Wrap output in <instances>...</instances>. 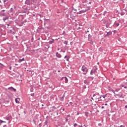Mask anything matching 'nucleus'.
<instances>
[{"label": "nucleus", "instance_id": "1", "mask_svg": "<svg viewBox=\"0 0 127 127\" xmlns=\"http://www.w3.org/2000/svg\"><path fill=\"white\" fill-rule=\"evenodd\" d=\"M81 70L83 72V75H86V74L89 72V69L85 65L82 66Z\"/></svg>", "mask_w": 127, "mask_h": 127}, {"label": "nucleus", "instance_id": "2", "mask_svg": "<svg viewBox=\"0 0 127 127\" xmlns=\"http://www.w3.org/2000/svg\"><path fill=\"white\" fill-rule=\"evenodd\" d=\"M95 101L97 103H98V102H102V101H104V99H102L101 95H100L99 97H96Z\"/></svg>", "mask_w": 127, "mask_h": 127}, {"label": "nucleus", "instance_id": "3", "mask_svg": "<svg viewBox=\"0 0 127 127\" xmlns=\"http://www.w3.org/2000/svg\"><path fill=\"white\" fill-rule=\"evenodd\" d=\"M97 70H98V67L96 66L91 70L90 75H93L94 73H96V72H97Z\"/></svg>", "mask_w": 127, "mask_h": 127}, {"label": "nucleus", "instance_id": "4", "mask_svg": "<svg viewBox=\"0 0 127 127\" xmlns=\"http://www.w3.org/2000/svg\"><path fill=\"white\" fill-rule=\"evenodd\" d=\"M25 3L27 5H30V4H32V1L31 0H26Z\"/></svg>", "mask_w": 127, "mask_h": 127}, {"label": "nucleus", "instance_id": "5", "mask_svg": "<svg viewBox=\"0 0 127 127\" xmlns=\"http://www.w3.org/2000/svg\"><path fill=\"white\" fill-rule=\"evenodd\" d=\"M104 22L105 24H106V27L107 28H109V27H110V24H111V22L105 20Z\"/></svg>", "mask_w": 127, "mask_h": 127}, {"label": "nucleus", "instance_id": "6", "mask_svg": "<svg viewBox=\"0 0 127 127\" xmlns=\"http://www.w3.org/2000/svg\"><path fill=\"white\" fill-rule=\"evenodd\" d=\"M8 90H9V91H11L13 92H16V89L12 87L8 88Z\"/></svg>", "mask_w": 127, "mask_h": 127}, {"label": "nucleus", "instance_id": "7", "mask_svg": "<svg viewBox=\"0 0 127 127\" xmlns=\"http://www.w3.org/2000/svg\"><path fill=\"white\" fill-rule=\"evenodd\" d=\"M23 24H24V23L23 22H18L17 23V25H18V26L21 27L23 26Z\"/></svg>", "mask_w": 127, "mask_h": 127}, {"label": "nucleus", "instance_id": "8", "mask_svg": "<svg viewBox=\"0 0 127 127\" xmlns=\"http://www.w3.org/2000/svg\"><path fill=\"white\" fill-rule=\"evenodd\" d=\"M56 56L58 57V58H61V57H62V56H61L60 54H59L58 52L56 53Z\"/></svg>", "mask_w": 127, "mask_h": 127}, {"label": "nucleus", "instance_id": "9", "mask_svg": "<svg viewBox=\"0 0 127 127\" xmlns=\"http://www.w3.org/2000/svg\"><path fill=\"white\" fill-rule=\"evenodd\" d=\"M84 84H85L86 85H89L90 84V81H89L88 80H85L84 81Z\"/></svg>", "mask_w": 127, "mask_h": 127}, {"label": "nucleus", "instance_id": "10", "mask_svg": "<svg viewBox=\"0 0 127 127\" xmlns=\"http://www.w3.org/2000/svg\"><path fill=\"white\" fill-rule=\"evenodd\" d=\"M62 80H64L65 83H68V78H67V77H63L62 78Z\"/></svg>", "mask_w": 127, "mask_h": 127}, {"label": "nucleus", "instance_id": "11", "mask_svg": "<svg viewBox=\"0 0 127 127\" xmlns=\"http://www.w3.org/2000/svg\"><path fill=\"white\" fill-rule=\"evenodd\" d=\"M64 97H65V93L64 94L63 97L60 98V101L63 102L64 101Z\"/></svg>", "mask_w": 127, "mask_h": 127}, {"label": "nucleus", "instance_id": "12", "mask_svg": "<svg viewBox=\"0 0 127 127\" xmlns=\"http://www.w3.org/2000/svg\"><path fill=\"white\" fill-rule=\"evenodd\" d=\"M11 119H12V117H11V115L8 117H6V120L7 121H10V120H11Z\"/></svg>", "mask_w": 127, "mask_h": 127}, {"label": "nucleus", "instance_id": "13", "mask_svg": "<svg viewBox=\"0 0 127 127\" xmlns=\"http://www.w3.org/2000/svg\"><path fill=\"white\" fill-rule=\"evenodd\" d=\"M84 12H86V10H81L77 13L78 14H81V13H84Z\"/></svg>", "mask_w": 127, "mask_h": 127}, {"label": "nucleus", "instance_id": "14", "mask_svg": "<svg viewBox=\"0 0 127 127\" xmlns=\"http://www.w3.org/2000/svg\"><path fill=\"white\" fill-rule=\"evenodd\" d=\"M88 42L90 43V44H94V42L92 40V38H88Z\"/></svg>", "mask_w": 127, "mask_h": 127}, {"label": "nucleus", "instance_id": "15", "mask_svg": "<svg viewBox=\"0 0 127 127\" xmlns=\"http://www.w3.org/2000/svg\"><path fill=\"white\" fill-rule=\"evenodd\" d=\"M106 97H107V94H105V95H101L102 99H103V101H106Z\"/></svg>", "mask_w": 127, "mask_h": 127}, {"label": "nucleus", "instance_id": "16", "mask_svg": "<svg viewBox=\"0 0 127 127\" xmlns=\"http://www.w3.org/2000/svg\"><path fill=\"white\" fill-rule=\"evenodd\" d=\"M116 96L119 97V98H123V94L122 93L116 94Z\"/></svg>", "mask_w": 127, "mask_h": 127}, {"label": "nucleus", "instance_id": "17", "mask_svg": "<svg viewBox=\"0 0 127 127\" xmlns=\"http://www.w3.org/2000/svg\"><path fill=\"white\" fill-rule=\"evenodd\" d=\"M112 34L111 31H109L108 32H107L106 36H109V35H111V34Z\"/></svg>", "mask_w": 127, "mask_h": 127}, {"label": "nucleus", "instance_id": "18", "mask_svg": "<svg viewBox=\"0 0 127 127\" xmlns=\"http://www.w3.org/2000/svg\"><path fill=\"white\" fill-rule=\"evenodd\" d=\"M7 19H8V16H5V17L3 18V21H5Z\"/></svg>", "mask_w": 127, "mask_h": 127}, {"label": "nucleus", "instance_id": "19", "mask_svg": "<svg viewBox=\"0 0 127 127\" xmlns=\"http://www.w3.org/2000/svg\"><path fill=\"white\" fill-rule=\"evenodd\" d=\"M24 60H25L24 58H23L22 59H19L18 60V62L19 63H21V62H22V61H24Z\"/></svg>", "mask_w": 127, "mask_h": 127}, {"label": "nucleus", "instance_id": "20", "mask_svg": "<svg viewBox=\"0 0 127 127\" xmlns=\"http://www.w3.org/2000/svg\"><path fill=\"white\" fill-rule=\"evenodd\" d=\"M18 100H20L19 98H16L15 99V102L17 104H19V101Z\"/></svg>", "mask_w": 127, "mask_h": 127}, {"label": "nucleus", "instance_id": "21", "mask_svg": "<svg viewBox=\"0 0 127 127\" xmlns=\"http://www.w3.org/2000/svg\"><path fill=\"white\" fill-rule=\"evenodd\" d=\"M48 120H46L45 122L44 123L45 126H48Z\"/></svg>", "mask_w": 127, "mask_h": 127}, {"label": "nucleus", "instance_id": "22", "mask_svg": "<svg viewBox=\"0 0 127 127\" xmlns=\"http://www.w3.org/2000/svg\"><path fill=\"white\" fill-rule=\"evenodd\" d=\"M85 116H86V117H88V116H89V112H85Z\"/></svg>", "mask_w": 127, "mask_h": 127}, {"label": "nucleus", "instance_id": "23", "mask_svg": "<svg viewBox=\"0 0 127 127\" xmlns=\"http://www.w3.org/2000/svg\"><path fill=\"white\" fill-rule=\"evenodd\" d=\"M8 0H3V3H4V4H6V3H7V1H8Z\"/></svg>", "mask_w": 127, "mask_h": 127}, {"label": "nucleus", "instance_id": "24", "mask_svg": "<svg viewBox=\"0 0 127 127\" xmlns=\"http://www.w3.org/2000/svg\"><path fill=\"white\" fill-rule=\"evenodd\" d=\"M49 43L50 44H52V43H54V40H53V41H50V42H49Z\"/></svg>", "mask_w": 127, "mask_h": 127}, {"label": "nucleus", "instance_id": "25", "mask_svg": "<svg viewBox=\"0 0 127 127\" xmlns=\"http://www.w3.org/2000/svg\"><path fill=\"white\" fill-rule=\"evenodd\" d=\"M1 15L2 16H6V15L5 13H1Z\"/></svg>", "mask_w": 127, "mask_h": 127}, {"label": "nucleus", "instance_id": "26", "mask_svg": "<svg viewBox=\"0 0 127 127\" xmlns=\"http://www.w3.org/2000/svg\"><path fill=\"white\" fill-rule=\"evenodd\" d=\"M125 13H126L124 11H122L121 12V15H125Z\"/></svg>", "mask_w": 127, "mask_h": 127}, {"label": "nucleus", "instance_id": "27", "mask_svg": "<svg viewBox=\"0 0 127 127\" xmlns=\"http://www.w3.org/2000/svg\"><path fill=\"white\" fill-rule=\"evenodd\" d=\"M10 12H13V8H11L10 10Z\"/></svg>", "mask_w": 127, "mask_h": 127}, {"label": "nucleus", "instance_id": "28", "mask_svg": "<svg viewBox=\"0 0 127 127\" xmlns=\"http://www.w3.org/2000/svg\"><path fill=\"white\" fill-rule=\"evenodd\" d=\"M115 25H116V26H119V25H120V23H115Z\"/></svg>", "mask_w": 127, "mask_h": 127}, {"label": "nucleus", "instance_id": "29", "mask_svg": "<svg viewBox=\"0 0 127 127\" xmlns=\"http://www.w3.org/2000/svg\"><path fill=\"white\" fill-rule=\"evenodd\" d=\"M64 44H66V45H67V44H68V41H64Z\"/></svg>", "mask_w": 127, "mask_h": 127}, {"label": "nucleus", "instance_id": "30", "mask_svg": "<svg viewBox=\"0 0 127 127\" xmlns=\"http://www.w3.org/2000/svg\"><path fill=\"white\" fill-rule=\"evenodd\" d=\"M88 38H92V36L90 34H88Z\"/></svg>", "mask_w": 127, "mask_h": 127}, {"label": "nucleus", "instance_id": "31", "mask_svg": "<svg viewBox=\"0 0 127 127\" xmlns=\"http://www.w3.org/2000/svg\"><path fill=\"white\" fill-rule=\"evenodd\" d=\"M42 127V124H41V123H40L38 125V127Z\"/></svg>", "mask_w": 127, "mask_h": 127}, {"label": "nucleus", "instance_id": "32", "mask_svg": "<svg viewBox=\"0 0 127 127\" xmlns=\"http://www.w3.org/2000/svg\"><path fill=\"white\" fill-rule=\"evenodd\" d=\"M97 95H99V93H97V94H94L93 95V97H95V96H97Z\"/></svg>", "mask_w": 127, "mask_h": 127}, {"label": "nucleus", "instance_id": "33", "mask_svg": "<svg viewBox=\"0 0 127 127\" xmlns=\"http://www.w3.org/2000/svg\"><path fill=\"white\" fill-rule=\"evenodd\" d=\"M77 126H78V124L75 123V124H74L73 127H76Z\"/></svg>", "mask_w": 127, "mask_h": 127}, {"label": "nucleus", "instance_id": "34", "mask_svg": "<svg viewBox=\"0 0 127 127\" xmlns=\"http://www.w3.org/2000/svg\"><path fill=\"white\" fill-rule=\"evenodd\" d=\"M2 123H5V122L3 121H2V120H0V124H2Z\"/></svg>", "mask_w": 127, "mask_h": 127}, {"label": "nucleus", "instance_id": "35", "mask_svg": "<svg viewBox=\"0 0 127 127\" xmlns=\"http://www.w3.org/2000/svg\"><path fill=\"white\" fill-rule=\"evenodd\" d=\"M106 14H107V11L104 12L103 15H105Z\"/></svg>", "mask_w": 127, "mask_h": 127}, {"label": "nucleus", "instance_id": "36", "mask_svg": "<svg viewBox=\"0 0 127 127\" xmlns=\"http://www.w3.org/2000/svg\"><path fill=\"white\" fill-rule=\"evenodd\" d=\"M23 23H25V22H27V20H24L23 21H22Z\"/></svg>", "mask_w": 127, "mask_h": 127}, {"label": "nucleus", "instance_id": "37", "mask_svg": "<svg viewBox=\"0 0 127 127\" xmlns=\"http://www.w3.org/2000/svg\"><path fill=\"white\" fill-rule=\"evenodd\" d=\"M10 33H12V34H14V32H12V31L11 30H10Z\"/></svg>", "mask_w": 127, "mask_h": 127}, {"label": "nucleus", "instance_id": "38", "mask_svg": "<svg viewBox=\"0 0 127 127\" xmlns=\"http://www.w3.org/2000/svg\"><path fill=\"white\" fill-rule=\"evenodd\" d=\"M31 96L32 97H34V93H32V94H31Z\"/></svg>", "mask_w": 127, "mask_h": 127}, {"label": "nucleus", "instance_id": "39", "mask_svg": "<svg viewBox=\"0 0 127 127\" xmlns=\"http://www.w3.org/2000/svg\"><path fill=\"white\" fill-rule=\"evenodd\" d=\"M115 2H119V0H113Z\"/></svg>", "mask_w": 127, "mask_h": 127}, {"label": "nucleus", "instance_id": "40", "mask_svg": "<svg viewBox=\"0 0 127 127\" xmlns=\"http://www.w3.org/2000/svg\"><path fill=\"white\" fill-rule=\"evenodd\" d=\"M53 109H54V110H56V107L53 106Z\"/></svg>", "mask_w": 127, "mask_h": 127}, {"label": "nucleus", "instance_id": "41", "mask_svg": "<svg viewBox=\"0 0 127 127\" xmlns=\"http://www.w3.org/2000/svg\"><path fill=\"white\" fill-rule=\"evenodd\" d=\"M7 25L8 27L9 26V25H10V23H9L8 24H7Z\"/></svg>", "mask_w": 127, "mask_h": 127}, {"label": "nucleus", "instance_id": "42", "mask_svg": "<svg viewBox=\"0 0 127 127\" xmlns=\"http://www.w3.org/2000/svg\"><path fill=\"white\" fill-rule=\"evenodd\" d=\"M69 105H73V102H69Z\"/></svg>", "mask_w": 127, "mask_h": 127}, {"label": "nucleus", "instance_id": "43", "mask_svg": "<svg viewBox=\"0 0 127 127\" xmlns=\"http://www.w3.org/2000/svg\"><path fill=\"white\" fill-rule=\"evenodd\" d=\"M98 126H99V127H102V124H98Z\"/></svg>", "mask_w": 127, "mask_h": 127}, {"label": "nucleus", "instance_id": "44", "mask_svg": "<svg viewBox=\"0 0 127 127\" xmlns=\"http://www.w3.org/2000/svg\"><path fill=\"white\" fill-rule=\"evenodd\" d=\"M88 32H89V30L85 31V33H86V34L88 33Z\"/></svg>", "mask_w": 127, "mask_h": 127}, {"label": "nucleus", "instance_id": "45", "mask_svg": "<svg viewBox=\"0 0 127 127\" xmlns=\"http://www.w3.org/2000/svg\"><path fill=\"white\" fill-rule=\"evenodd\" d=\"M111 91L113 92V93H115V90H114L113 89H112Z\"/></svg>", "mask_w": 127, "mask_h": 127}, {"label": "nucleus", "instance_id": "46", "mask_svg": "<svg viewBox=\"0 0 127 127\" xmlns=\"http://www.w3.org/2000/svg\"><path fill=\"white\" fill-rule=\"evenodd\" d=\"M33 122H34L35 125L36 126V122H35V121H33Z\"/></svg>", "mask_w": 127, "mask_h": 127}, {"label": "nucleus", "instance_id": "47", "mask_svg": "<svg viewBox=\"0 0 127 127\" xmlns=\"http://www.w3.org/2000/svg\"><path fill=\"white\" fill-rule=\"evenodd\" d=\"M121 87H125V85L124 84H122Z\"/></svg>", "mask_w": 127, "mask_h": 127}, {"label": "nucleus", "instance_id": "48", "mask_svg": "<svg viewBox=\"0 0 127 127\" xmlns=\"http://www.w3.org/2000/svg\"><path fill=\"white\" fill-rule=\"evenodd\" d=\"M68 119L66 118V119H65V121H66V122H68Z\"/></svg>", "mask_w": 127, "mask_h": 127}, {"label": "nucleus", "instance_id": "49", "mask_svg": "<svg viewBox=\"0 0 127 127\" xmlns=\"http://www.w3.org/2000/svg\"><path fill=\"white\" fill-rule=\"evenodd\" d=\"M66 61H69V59L68 58H66Z\"/></svg>", "mask_w": 127, "mask_h": 127}, {"label": "nucleus", "instance_id": "50", "mask_svg": "<svg viewBox=\"0 0 127 127\" xmlns=\"http://www.w3.org/2000/svg\"><path fill=\"white\" fill-rule=\"evenodd\" d=\"M66 61H69V59L68 58H66Z\"/></svg>", "mask_w": 127, "mask_h": 127}, {"label": "nucleus", "instance_id": "51", "mask_svg": "<svg viewBox=\"0 0 127 127\" xmlns=\"http://www.w3.org/2000/svg\"><path fill=\"white\" fill-rule=\"evenodd\" d=\"M120 127H125V126L121 125V126H120Z\"/></svg>", "mask_w": 127, "mask_h": 127}, {"label": "nucleus", "instance_id": "52", "mask_svg": "<svg viewBox=\"0 0 127 127\" xmlns=\"http://www.w3.org/2000/svg\"><path fill=\"white\" fill-rule=\"evenodd\" d=\"M125 89H127V86H124Z\"/></svg>", "mask_w": 127, "mask_h": 127}, {"label": "nucleus", "instance_id": "53", "mask_svg": "<svg viewBox=\"0 0 127 127\" xmlns=\"http://www.w3.org/2000/svg\"><path fill=\"white\" fill-rule=\"evenodd\" d=\"M105 106H108V104L105 103Z\"/></svg>", "mask_w": 127, "mask_h": 127}, {"label": "nucleus", "instance_id": "54", "mask_svg": "<svg viewBox=\"0 0 127 127\" xmlns=\"http://www.w3.org/2000/svg\"><path fill=\"white\" fill-rule=\"evenodd\" d=\"M104 106H102L101 109H104Z\"/></svg>", "mask_w": 127, "mask_h": 127}, {"label": "nucleus", "instance_id": "55", "mask_svg": "<svg viewBox=\"0 0 127 127\" xmlns=\"http://www.w3.org/2000/svg\"><path fill=\"white\" fill-rule=\"evenodd\" d=\"M66 58H67V56H65L64 57V59H66Z\"/></svg>", "mask_w": 127, "mask_h": 127}, {"label": "nucleus", "instance_id": "56", "mask_svg": "<svg viewBox=\"0 0 127 127\" xmlns=\"http://www.w3.org/2000/svg\"><path fill=\"white\" fill-rule=\"evenodd\" d=\"M9 69H10V70H11V66L9 67Z\"/></svg>", "mask_w": 127, "mask_h": 127}, {"label": "nucleus", "instance_id": "57", "mask_svg": "<svg viewBox=\"0 0 127 127\" xmlns=\"http://www.w3.org/2000/svg\"><path fill=\"white\" fill-rule=\"evenodd\" d=\"M78 127H83L82 126H79Z\"/></svg>", "mask_w": 127, "mask_h": 127}, {"label": "nucleus", "instance_id": "58", "mask_svg": "<svg viewBox=\"0 0 127 127\" xmlns=\"http://www.w3.org/2000/svg\"><path fill=\"white\" fill-rule=\"evenodd\" d=\"M3 127H6V125H4Z\"/></svg>", "mask_w": 127, "mask_h": 127}, {"label": "nucleus", "instance_id": "59", "mask_svg": "<svg viewBox=\"0 0 127 127\" xmlns=\"http://www.w3.org/2000/svg\"><path fill=\"white\" fill-rule=\"evenodd\" d=\"M125 108H126V109H127V105L125 106Z\"/></svg>", "mask_w": 127, "mask_h": 127}, {"label": "nucleus", "instance_id": "60", "mask_svg": "<svg viewBox=\"0 0 127 127\" xmlns=\"http://www.w3.org/2000/svg\"><path fill=\"white\" fill-rule=\"evenodd\" d=\"M73 10H74L75 11H77V9H73Z\"/></svg>", "mask_w": 127, "mask_h": 127}, {"label": "nucleus", "instance_id": "61", "mask_svg": "<svg viewBox=\"0 0 127 127\" xmlns=\"http://www.w3.org/2000/svg\"><path fill=\"white\" fill-rule=\"evenodd\" d=\"M1 11H5V10H2Z\"/></svg>", "mask_w": 127, "mask_h": 127}, {"label": "nucleus", "instance_id": "62", "mask_svg": "<svg viewBox=\"0 0 127 127\" xmlns=\"http://www.w3.org/2000/svg\"><path fill=\"white\" fill-rule=\"evenodd\" d=\"M78 10H81V9H80V8H78Z\"/></svg>", "mask_w": 127, "mask_h": 127}, {"label": "nucleus", "instance_id": "63", "mask_svg": "<svg viewBox=\"0 0 127 127\" xmlns=\"http://www.w3.org/2000/svg\"><path fill=\"white\" fill-rule=\"evenodd\" d=\"M80 114L79 113H77V115H79Z\"/></svg>", "mask_w": 127, "mask_h": 127}, {"label": "nucleus", "instance_id": "64", "mask_svg": "<svg viewBox=\"0 0 127 127\" xmlns=\"http://www.w3.org/2000/svg\"><path fill=\"white\" fill-rule=\"evenodd\" d=\"M102 49L101 48H100L99 49V50L101 51Z\"/></svg>", "mask_w": 127, "mask_h": 127}]
</instances>
